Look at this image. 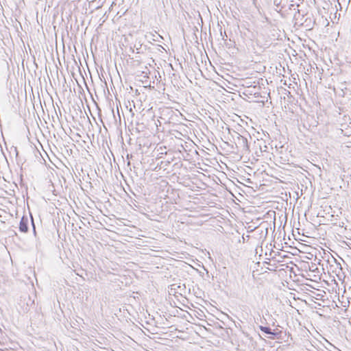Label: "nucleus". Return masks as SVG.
<instances>
[{"label": "nucleus", "instance_id": "f8f14e48", "mask_svg": "<svg viewBox=\"0 0 351 351\" xmlns=\"http://www.w3.org/2000/svg\"><path fill=\"white\" fill-rule=\"evenodd\" d=\"M257 145L259 147L261 153H262V152H267L268 147L266 145L265 141H263L261 140V141L258 140Z\"/></svg>", "mask_w": 351, "mask_h": 351}, {"label": "nucleus", "instance_id": "a211bd4d", "mask_svg": "<svg viewBox=\"0 0 351 351\" xmlns=\"http://www.w3.org/2000/svg\"><path fill=\"white\" fill-rule=\"evenodd\" d=\"M156 45H157V47H158L157 49H158V51H162V49H163V50H165V48H164L162 45H159V44H157Z\"/></svg>", "mask_w": 351, "mask_h": 351}, {"label": "nucleus", "instance_id": "aec40b11", "mask_svg": "<svg viewBox=\"0 0 351 351\" xmlns=\"http://www.w3.org/2000/svg\"><path fill=\"white\" fill-rule=\"evenodd\" d=\"M165 340L166 341H169V339H165Z\"/></svg>", "mask_w": 351, "mask_h": 351}, {"label": "nucleus", "instance_id": "7ed1b4c3", "mask_svg": "<svg viewBox=\"0 0 351 351\" xmlns=\"http://www.w3.org/2000/svg\"><path fill=\"white\" fill-rule=\"evenodd\" d=\"M162 156L155 158V172H158V173H155V175L159 176L160 178L169 173L167 168L170 165L169 160H162Z\"/></svg>", "mask_w": 351, "mask_h": 351}, {"label": "nucleus", "instance_id": "f03ea898", "mask_svg": "<svg viewBox=\"0 0 351 351\" xmlns=\"http://www.w3.org/2000/svg\"><path fill=\"white\" fill-rule=\"evenodd\" d=\"M169 226L167 210L162 208L160 214L155 213V232H167V234H169Z\"/></svg>", "mask_w": 351, "mask_h": 351}, {"label": "nucleus", "instance_id": "20e7f679", "mask_svg": "<svg viewBox=\"0 0 351 351\" xmlns=\"http://www.w3.org/2000/svg\"><path fill=\"white\" fill-rule=\"evenodd\" d=\"M234 141L235 145L239 152H241L243 154L250 152V147L247 139L245 136L237 132Z\"/></svg>", "mask_w": 351, "mask_h": 351}, {"label": "nucleus", "instance_id": "423d86ee", "mask_svg": "<svg viewBox=\"0 0 351 351\" xmlns=\"http://www.w3.org/2000/svg\"><path fill=\"white\" fill-rule=\"evenodd\" d=\"M171 276L169 269L165 266H162L160 268L157 266L155 267V278L158 280H167Z\"/></svg>", "mask_w": 351, "mask_h": 351}, {"label": "nucleus", "instance_id": "6e6552de", "mask_svg": "<svg viewBox=\"0 0 351 351\" xmlns=\"http://www.w3.org/2000/svg\"><path fill=\"white\" fill-rule=\"evenodd\" d=\"M162 144L163 143H157V140L155 139V145H156L155 146V152H158L156 157L162 156V154H167V147Z\"/></svg>", "mask_w": 351, "mask_h": 351}, {"label": "nucleus", "instance_id": "9b49d317", "mask_svg": "<svg viewBox=\"0 0 351 351\" xmlns=\"http://www.w3.org/2000/svg\"><path fill=\"white\" fill-rule=\"evenodd\" d=\"M19 229L23 232H26L28 230L27 220L23 217L21 219L19 223Z\"/></svg>", "mask_w": 351, "mask_h": 351}, {"label": "nucleus", "instance_id": "f257e3e1", "mask_svg": "<svg viewBox=\"0 0 351 351\" xmlns=\"http://www.w3.org/2000/svg\"><path fill=\"white\" fill-rule=\"evenodd\" d=\"M169 185L166 180L162 178L155 177V193H156V198H155V206L161 205L163 208L162 199H166L168 197Z\"/></svg>", "mask_w": 351, "mask_h": 351}, {"label": "nucleus", "instance_id": "4468645a", "mask_svg": "<svg viewBox=\"0 0 351 351\" xmlns=\"http://www.w3.org/2000/svg\"><path fill=\"white\" fill-rule=\"evenodd\" d=\"M156 335H158V332H155V337H154V339H155V350H160V348H159L160 346L161 345H166L165 343H160L159 341H158V339H161L160 337H157Z\"/></svg>", "mask_w": 351, "mask_h": 351}, {"label": "nucleus", "instance_id": "1a4fd4ad", "mask_svg": "<svg viewBox=\"0 0 351 351\" xmlns=\"http://www.w3.org/2000/svg\"><path fill=\"white\" fill-rule=\"evenodd\" d=\"M154 319H155V327H156V328L159 327L158 325H165V322L167 321V318L162 317L161 314L158 311H156L155 313Z\"/></svg>", "mask_w": 351, "mask_h": 351}, {"label": "nucleus", "instance_id": "dca6fc26", "mask_svg": "<svg viewBox=\"0 0 351 351\" xmlns=\"http://www.w3.org/2000/svg\"><path fill=\"white\" fill-rule=\"evenodd\" d=\"M155 42H160V39H162V37L156 33V32L155 31Z\"/></svg>", "mask_w": 351, "mask_h": 351}, {"label": "nucleus", "instance_id": "39448f33", "mask_svg": "<svg viewBox=\"0 0 351 351\" xmlns=\"http://www.w3.org/2000/svg\"><path fill=\"white\" fill-rule=\"evenodd\" d=\"M158 77L160 80L157 77V75L155 74V79L157 80L156 83V88H155V97H158L159 99H160V102H162L164 99L168 98L169 95L165 93V84L162 82V77L160 75V73L159 71H158Z\"/></svg>", "mask_w": 351, "mask_h": 351}, {"label": "nucleus", "instance_id": "f3484780", "mask_svg": "<svg viewBox=\"0 0 351 351\" xmlns=\"http://www.w3.org/2000/svg\"><path fill=\"white\" fill-rule=\"evenodd\" d=\"M155 257L157 258L156 259H155V264L159 263L158 261H161L162 260V258L159 255L155 254Z\"/></svg>", "mask_w": 351, "mask_h": 351}, {"label": "nucleus", "instance_id": "2eb2a0df", "mask_svg": "<svg viewBox=\"0 0 351 351\" xmlns=\"http://www.w3.org/2000/svg\"><path fill=\"white\" fill-rule=\"evenodd\" d=\"M259 328L262 332L271 336L272 330L269 327L259 326Z\"/></svg>", "mask_w": 351, "mask_h": 351}, {"label": "nucleus", "instance_id": "ddd939ff", "mask_svg": "<svg viewBox=\"0 0 351 351\" xmlns=\"http://www.w3.org/2000/svg\"><path fill=\"white\" fill-rule=\"evenodd\" d=\"M157 234H155V240H160L161 241H164L165 239L167 237V232H157Z\"/></svg>", "mask_w": 351, "mask_h": 351}, {"label": "nucleus", "instance_id": "0eeeda50", "mask_svg": "<svg viewBox=\"0 0 351 351\" xmlns=\"http://www.w3.org/2000/svg\"><path fill=\"white\" fill-rule=\"evenodd\" d=\"M158 121L159 122L160 125H158V124L156 123H155V125L156 126L157 128V132L156 134H155V139L157 140V143H165V137L167 138L168 137V135H166L165 132H163L162 131H160V122L158 120Z\"/></svg>", "mask_w": 351, "mask_h": 351}, {"label": "nucleus", "instance_id": "6ab92c4d", "mask_svg": "<svg viewBox=\"0 0 351 351\" xmlns=\"http://www.w3.org/2000/svg\"><path fill=\"white\" fill-rule=\"evenodd\" d=\"M293 6H294V4H291L289 6V9H291V8H293Z\"/></svg>", "mask_w": 351, "mask_h": 351}, {"label": "nucleus", "instance_id": "9d476101", "mask_svg": "<svg viewBox=\"0 0 351 351\" xmlns=\"http://www.w3.org/2000/svg\"><path fill=\"white\" fill-rule=\"evenodd\" d=\"M282 333H283V332L282 330H279L278 329L272 330L271 336H269V337L271 339H282Z\"/></svg>", "mask_w": 351, "mask_h": 351}]
</instances>
